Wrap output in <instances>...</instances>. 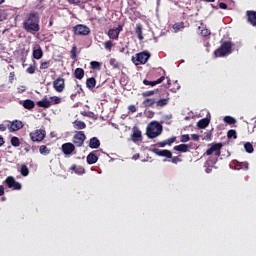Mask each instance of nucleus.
Returning <instances> with one entry per match:
<instances>
[{"label": "nucleus", "instance_id": "nucleus-32", "mask_svg": "<svg viewBox=\"0 0 256 256\" xmlns=\"http://www.w3.org/2000/svg\"><path fill=\"white\" fill-rule=\"evenodd\" d=\"M70 57L73 59V61H77V45H73L72 49L70 51Z\"/></svg>", "mask_w": 256, "mask_h": 256}, {"label": "nucleus", "instance_id": "nucleus-62", "mask_svg": "<svg viewBox=\"0 0 256 256\" xmlns=\"http://www.w3.org/2000/svg\"><path fill=\"white\" fill-rule=\"evenodd\" d=\"M71 170H72V171H75L76 173H80L79 171H77V165H75V164H73V165L71 166Z\"/></svg>", "mask_w": 256, "mask_h": 256}, {"label": "nucleus", "instance_id": "nucleus-23", "mask_svg": "<svg viewBox=\"0 0 256 256\" xmlns=\"http://www.w3.org/2000/svg\"><path fill=\"white\" fill-rule=\"evenodd\" d=\"M22 105L24 109H28V111H31V109H35V102L31 99L24 100Z\"/></svg>", "mask_w": 256, "mask_h": 256}, {"label": "nucleus", "instance_id": "nucleus-41", "mask_svg": "<svg viewBox=\"0 0 256 256\" xmlns=\"http://www.w3.org/2000/svg\"><path fill=\"white\" fill-rule=\"evenodd\" d=\"M10 142L13 147H19V145H21V141L17 136L12 137Z\"/></svg>", "mask_w": 256, "mask_h": 256}, {"label": "nucleus", "instance_id": "nucleus-57", "mask_svg": "<svg viewBox=\"0 0 256 256\" xmlns=\"http://www.w3.org/2000/svg\"><path fill=\"white\" fill-rule=\"evenodd\" d=\"M219 7H220V9H227L228 6L225 2H220Z\"/></svg>", "mask_w": 256, "mask_h": 256}, {"label": "nucleus", "instance_id": "nucleus-58", "mask_svg": "<svg viewBox=\"0 0 256 256\" xmlns=\"http://www.w3.org/2000/svg\"><path fill=\"white\" fill-rule=\"evenodd\" d=\"M191 139H192L193 141H199V135H198V134H192V135H191Z\"/></svg>", "mask_w": 256, "mask_h": 256}, {"label": "nucleus", "instance_id": "nucleus-44", "mask_svg": "<svg viewBox=\"0 0 256 256\" xmlns=\"http://www.w3.org/2000/svg\"><path fill=\"white\" fill-rule=\"evenodd\" d=\"M50 103L51 105H59V103H61V98H59V96H52L50 97Z\"/></svg>", "mask_w": 256, "mask_h": 256}, {"label": "nucleus", "instance_id": "nucleus-10", "mask_svg": "<svg viewBox=\"0 0 256 256\" xmlns=\"http://www.w3.org/2000/svg\"><path fill=\"white\" fill-rule=\"evenodd\" d=\"M5 183L9 189H14V191H21V183L17 182L13 176H8Z\"/></svg>", "mask_w": 256, "mask_h": 256}, {"label": "nucleus", "instance_id": "nucleus-59", "mask_svg": "<svg viewBox=\"0 0 256 256\" xmlns=\"http://www.w3.org/2000/svg\"><path fill=\"white\" fill-rule=\"evenodd\" d=\"M159 147H165L167 144V140L166 141H162V142H158Z\"/></svg>", "mask_w": 256, "mask_h": 256}, {"label": "nucleus", "instance_id": "nucleus-3", "mask_svg": "<svg viewBox=\"0 0 256 256\" xmlns=\"http://www.w3.org/2000/svg\"><path fill=\"white\" fill-rule=\"evenodd\" d=\"M163 133V126L158 122H151L146 130V135L149 139H155V137H159Z\"/></svg>", "mask_w": 256, "mask_h": 256}, {"label": "nucleus", "instance_id": "nucleus-56", "mask_svg": "<svg viewBox=\"0 0 256 256\" xmlns=\"http://www.w3.org/2000/svg\"><path fill=\"white\" fill-rule=\"evenodd\" d=\"M5 195V187L3 185H0V197H3Z\"/></svg>", "mask_w": 256, "mask_h": 256}, {"label": "nucleus", "instance_id": "nucleus-9", "mask_svg": "<svg viewBox=\"0 0 256 256\" xmlns=\"http://www.w3.org/2000/svg\"><path fill=\"white\" fill-rule=\"evenodd\" d=\"M221 149H223L222 143H214L211 145V147L206 151L205 155H214L216 157H221Z\"/></svg>", "mask_w": 256, "mask_h": 256}, {"label": "nucleus", "instance_id": "nucleus-34", "mask_svg": "<svg viewBox=\"0 0 256 256\" xmlns=\"http://www.w3.org/2000/svg\"><path fill=\"white\" fill-rule=\"evenodd\" d=\"M168 103H169V98H162L156 101L157 107H165V105H168Z\"/></svg>", "mask_w": 256, "mask_h": 256}, {"label": "nucleus", "instance_id": "nucleus-64", "mask_svg": "<svg viewBox=\"0 0 256 256\" xmlns=\"http://www.w3.org/2000/svg\"><path fill=\"white\" fill-rule=\"evenodd\" d=\"M120 52L125 53V48H121Z\"/></svg>", "mask_w": 256, "mask_h": 256}, {"label": "nucleus", "instance_id": "nucleus-28", "mask_svg": "<svg viewBox=\"0 0 256 256\" xmlns=\"http://www.w3.org/2000/svg\"><path fill=\"white\" fill-rule=\"evenodd\" d=\"M73 127H74V129H78V130L86 129L87 128V124H85V122H83L81 120H75L73 122Z\"/></svg>", "mask_w": 256, "mask_h": 256}, {"label": "nucleus", "instance_id": "nucleus-12", "mask_svg": "<svg viewBox=\"0 0 256 256\" xmlns=\"http://www.w3.org/2000/svg\"><path fill=\"white\" fill-rule=\"evenodd\" d=\"M53 88L57 93H63L65 91V78L58 77L53 81Z\"/></svg>", "mask_w": 256, "mask_h": 256}, {"label": "nucleus", "instance_id": "nucleus-50", "mask_svg": "<svg viewBox=\"0 0 256 256\" xmlns=\"http://www.w3.org/2000/svg\"><path fill=\"white\" fill-rule=\"evenodd\" d=\"M110 65H112V67L114 69H119V64L117 63V60H115V59L110 60Z\"/></svg>", "mask_w": 256, "mask_h": 256}, {"label": "nucleus", "instance_id": "nucleus-52", "mask_svg": "<svg viewBox=\"0 0 256 256\" xmlns=\"http://www.w3.org/2000/svg\"><path fill=\"white\" fill-rule=\"evenodd\" d=\"M128 111L130 113H137V107L135 105L128 106Z\"/></svg>", "mask_w": 256, "mask_h": 256}, {"label": "nucleus", "instance_id": "nucleus-1", "mask_svg": "<svg viewBox=\"0 0 256 256\" xmlns=\"http://www.w3.org/2000/svg\"><path fill=\"white\" fill-rule=\"evenodd\" d=\"M40 21L41 17L39 16V12L32 11L26 15L22 23L23 29L26 33L35 35V33H39V31H41V26L39 25Z\"/></svg>", "mask_w": 256, "mask_h": 256}, {"label": "nucleus", "instance_id": "nucleus-46", "mask_svg": "<svg viewBox=\"0 0 256 256\" xmlns=\"http://www.w3.org/2000/svg\"><path fill=\"white\" fill-rule=\"evenodd\" d=\"M104 49H106V51H111V49H113V41L108 40L104 43Z\"/></svg>", "mask_w": 256, "mask_h": 256}, {"label": "nucleus", "instance_id": "nucleus-22", "mask_svg": "<svg viewBox=\"0 0 256 256\" xmlns=\"http://www.w3.org/2000/svg\"><path fill=\"white\" fill-rule=\"evenodd\" d=\"M157 103V100L155 98H146L143 100L142 105L146 107V109H149V107H153Z\"/></svg>", "mask_w": 256, "mask_h": 256}, {"label": "nucleus", "instance_id": "nucleus-55", "mask_svg": "<svg viewBox=\"0 0 256 256\" xmlns=\"http://www.w3.org/2000/svg\"><path fill=\"white\" fill-rule=\"evenodd\" d=\"M14 80H15V72H10V74H9V82L13 83Z\"/></svg>", "mask_w": 256, "mask_h": 256}, {"label": "nucleus", "instance_id": "nucleus-19", "mask_svg": "<svg viewBox=\"0 0 256 256\" xmlns=\"http://www.w3.org/2000/svg\"><path fill=\"white\" fill-rule=\"evenodd\" d=\"M88 147H90V149H99V147H101V141H99V138L97 137H92Z\"/></svg>", "mask_w": 256, "mask_h": 256}, {"label": "nucleus", "instance_id": "nucleus-42", "mask_svg": "<svg viewBox=\"0 0 256 256\" xmlns=\"http://www.w3.org/2000/svg\"><path fill=\"white\" fill-rule=\"evenodd\" d=\"M185 28V23L183 22H177L173 25V29L174 31H181V29H184Z\"/></svg>", "mask_w": 256, "mask_h": 256}, {"label": "nucleus", "instance_id": "nucleus-51", "mask_svg": "<svg viewBox=\"0 0 256 256\" xmlns=\"http://www.w3.org/2000/svg\"><path fill=\"white\" fill-rule=\"evenodd\" d=\"M70 5H81V0H67Z\"/></svg>", "mask_w": 256, "mask_h": 256}, {"label": "nucleus", "instance_id": "nucleus-15", "mask_svg": "<svg viewBox=\"0 0 256 256\" xmlns=\"http://www.w3.org/2000/svg\"><path fill=\"white\" fill-rule=\"evenodd\" d=\"M246 18H247V23L252 25V27H256V12L253 10H248L246 12Z\"/></svg>", "mask_w": 256, "mask_h": 256}, {"label": "nucleus", "instance_id": "nucleus-25", "mask_svg": "<svg viewBox=\"0 0 256 256\" xmlns=\"http://www.w3.org/2000/svg\"><path fill=\"white\" fill-rule=\"evenodd\" d=\"M74 77L81 81L85 77V70L83 68H76L74 71Z\"/></svg>", "mask_w": 256, "mask_h": 256}, {"label": "nucleus", "instance_id": "nucleus-39", "mask_svg": "<svg viewBox=\"0 0 256 256\" xmlns=\"http://www.w3.org/2000/svg\"><path fill=\"white\" fill-rule=\"evenodd\" d=\"M90 67L93 70L101 71V63L97 61L90 62Z\"/></svg>", "mask_w": 256, "mask_h": 256}, {"label": "nucleus", "instance_id": "nucleus-54", "mask_svg": "<svg viewBox=\"0 0 256 256\" xmlns=\"http://www.w3.org/2000/svg\"><path fill=\"white\" fill-rule=\"evenodd\" d=\"M175 141H177V137H171L166 140V143L168 145H172V143H175Z\"/></svg>", "mask_w": 256, "mask_h": 256}, {"label": "nucleus", "instance_id": "nucleus-63", "mask_svg": "<svg viewBox=\"0 0 256 256\" xmlns=\"http://www.w3.org/2000/svg\"><path fill=\"white\" fill-rule=\"evenodd\" d=\"M206 3H215V0H204Z\"/></svg>", "mask_w": 256, "mask_h": 256}, {"label": "nucleus", "instance_id": "nucleus-33", "mask_svg": "<svg viewBox=\"0 0 256 256\" xmlns=\"http://www.w3.org/2000/svg\"><path fill=\"white\" fill-rule=\"evenodd\" d=\"M156 93H159V89L148 90L142 93V97H153Z\"/></svg>", "mask_w": 256, "mask_h": 256}, {"label": "nucleus", "instance_id": "nucleus-29", "mask_svg": "<svg viewBox=\"0 0 256 256\" xmlns=\"http://www.w3.org/2000/svg\"><path fill=\"white\" fill-rule=\"evenodd\" d=\"M32 55L34 59H41L43 57V49H41V46H38V49H34Z\"/></svg>", "mask_w": 256, "mask_h": 256}, {"label": "nucleus", "instance_id": "nucleus-31", "mask_svg": "<svg viewBox=\"0 0 256 256\" xmlns=\"http://www.w3.org/2000/svg\"><path fill=\"white\" fill-rule=\"evenodd\" d=\"M235 167H236V169H244L245 171H247V169H249V163L248 162H237Z\"/></svg>", "mask_w": 256, "mask_h": 256}, {"label": "nucleus", "instance_id": "nucleus-47", "mask_svg": "<svg viewBox=\"0 0 256 256\" xmlns=\"http://www.w3.org/2000/svg\"><path fill=\"white\" fill-rule=\"evenodd\" d=\"M200 35L202 37H209V35H211V30L204 28L201 30Z\"/></svg>", "mask_w": 256, "mask_h": 256}, {"label": "nucleus", "instance_id": "nucleus-43", "mask_svg": "<svg viewBox=\"0 0 256 256\" xmlns=\"http://www.w3.org/2000/svg\"><path fill=\"white\" fill-rule=\"evenodd\" d=\"M20 173L23 177H27V175H29V168L27 167V165L23 164L21 166Z\"/></svg>", "mask_w": 256, "mask_h": 256}, {"label": "nucleus", "instance_id": "nucleus-20", "mask_svg": "<svg viewBox=\"0 0 256 256\" xmlns=\"http://www.w3.org/2000/svg\"><path fill=\"white\" fill-rule=\"evenodd\" d=\"M38 107H42L43 109H49L51 107V101L47 99V96H45L42 100L37 102Z\"/></svg>", "mask_w": 256, "mask_h": 256}, {"label": "nucleus", "instance_id": "nucleus-2", "mask_svg": "<svg viewBox=\"0 0 256 256\" xmlns=\"http://www.w3.org/2000/svg\"><path fill=\"white\" fill-rule=\"evenodd\" d=\"M152 153H154L155 155H158V157H165L166 159H171L169 161L174 165H177V163H181V161H183V159H181V157L179 156L173 157V153L167 149L159 150L158 148H154L152 149Z\"/></svg>", "mask_w": 256, "mask_h": 256}, {"label": "nucleus", "instance_id": "nucleus-4", "mask_svg": "<svg viewBox=\"0 0 256 256\" xmlns=\"http://www.w3.org/2000/svg\"><path fill=\"white\" fill-rule=\"evenodd\" d=\"M232 51L233 44L229 41H225L214 51V55L215 57H225V55H231Z\"/></svg>", "mask_w": 256, "mask_h": 256}, {"label": "nucleus", "instance_id": "nucleus-35", "mask_svg": "<svg viewBox=\"0 0 256 256\" xmlns=\"http://www.w3.org/2000/svg\"><path fill=\"white\" fill-rule=\"evenodd\" d=\"M76 87H79V89L75 93L71 94L70 98L72 101H75L77 95H81V93H83V88H81V85L77 84Z\"/></svg>", "mask_w": 256, "mask_h": 256}, {"label": "nucleus", "instance_id": "nucleus-45", "mask_svg": "<svg viewBox=\"0 0 256 256\" xmlns=\"http://www.w3.org/2000/svg\"><path fill=\"white\" fill-rule=\"evenodd\" d=\"M228 139H237V131L231 129L227 133Z\"/></svg>", "mask_w": 256, "mask_h": 256}, {"label": "nucleus", "instance_id": "nucleus-21", "mask_svg": "<svg viewBox=\"0 0 256 256\" xmlns=\"http://www.w3.org/2000/svg\"><path fill=\"white\" fill-rule=\"evenodd\" d=\"M95 85H97V80L94 77L88 78L86 80V87L90 91H93L95 89Z\"/></svg>", "mask_w": 256, "mask_h": 256}, {"label": "nucleus", "instance_id": "nucleus-27", "mask_svg": "<svg viewBox=\"0 0 256 256\" xmlns=\"http://www.w3.org/2000/svg\"><path fill=\"white\" fill-rule=\"evenodd\" d=\"M135 33H136L139 41H143V25L136 24Z\"/></svg>", "mask_w": 256, "mask_h": 256}, {"label": "nucleus", "instance_id": "nucleus-11", "mask_svg": "<svg viewBox=\"0 0 256 256\" xmlns=\"http://www.w3.org/2000/svg\"><path fill=\"white\" fill-rule=\"evenodd\" d=\"M74 35H89L91 33V29L83 24H78L73 27Z\"/></svg>", "mask_w": 256, "mask_h": 256}, {"label": "nucleus", "instance_id": "nucleus-8", "mask_svg": "<svg viewBox=\"0 0 256 256\" xmlns=\"http://www.w3.org/2000/svg\"><path fill=\"white\" fill-rule=\"evenodd\" d=\"M121 31H123V25H118L116 28L109 29L107 35L112 41H119V35L121 34Z\"/></svg>", "mask_w": 256, "mask_h": 256}, {"label": "nucleus", "instance_id": "nucleus-5", "mask_svg": "<svg viewBox=\"0 0 256 256\" xmlns=\"http://www.w3.org/2000/svg\"><path fill=\"white\" fill-rule=\"evenodd\" d=\"M150 57L151 54H149V52H139L136 56H132V63H134V65H145Z\"/></svg>", "mask_w": 256, "mask_h": 256}, {"label": "nucleus", "instance_id": "nucleus-13", "mask_svg": "<svg viewBox=\"0 0 256 256\" xmlns=\"http://www.w3.org/2000/svg\"><path fill=\"white\" fill-rule=\"evenodd\" d=\"M7 128L10 133H15V131L23 129V122L20 120H14L8 123Z\"/></svg>", "mask_w": 256, "mask_h": 256}, {"label": "nucleus", "instance_id": "nucleus-60", "mask_svg": "<svg viewBox=\"0 0 256 256\" xmlns=\"http://www.w3.org/2000/svg\"><path fill=\"white\" fill-rule=\"evenodd\" d=\"M3 145H5V139L3 136H0V147H3Z\"/></svg>", "mask_w": 256, "mask_h": 256}, {"label": "nucleus", "instance_id": "nucleus-37", "mask_svg": "<svg viewBox=\"0 0 256 256\" xmlns=\"http://www.w3.org/2000/svg\"><path fill=\"white\" fill-rule=\"evenodd\" d=\"M39 153L41 155H49V153H51V150L49 148H47L45 145H41L39 147Z\"/></svg>", "mask_w": 256, "mask_h": 256}, {"label": "nucleus", "instance_id": "nucleus-30", "mask_svg": "<svg viewBox=\"0 0 256 256\" xmlns=\"http://www.w3.org/2000/svg\"><path fill=\"white\" fill-rule=\"evenodd\" d=\"M51 65H53V61H51V60L42 61V62L40 63V69H41V70H43V69H49Z\"/></svg>", "mask_w": 256, "mask_h": 256}, {"label": "nucleus", "instance_id": "nucleus-16", "mask_svg": "<svg viewBox=\"0 0 256 256\" xmlns=\"http://www.w3.org/2000/svg\"><path fill=\"white\" fill-rule=\"evenodd\" d=\"M131 139L134 143H137V141H141V139H143L141 130H139V128L133 127V133L131 135Z\"/></svg>", "mask_w": 256, "mask_h": 256}, {"label": "nucleus", "instance_id": "nucleus-26", "mask_svg": "<svg viewBox=\"0 0 256 256\" xmlns=\"http://www.w3.org/2000/svg\"><path fill=\"white\" fill-rule=\"evenodd\" d=\"M211 120H209V118H204L198 121L197 126L199 129H205L207 127H209V123Z\"/></svg>", "mask_w": 256, "mask_h": 256}, {"label": "nucleus", "instance_id": "nucleus-7", "mask_svg": "<svg viewBox=\"0 0 256 256\" xmlns=\"http://www.w3.org/2000/svg\"><path fill=\"white\" fill-rule=\"evenodd\" d=\"M86 139H87V136L85 135V132L78 131L74 134L72 138L73 145L75 147H83Z\"/></svg>", "mask_w": 256, "mask_h": 256}, {"label": "nucleus", "instance_id": "nucleus-53", "mask_svg": "<svg viewBox=\"0 0 256 256\" xmlns=\"http://www.w3.org/2000/svg\"><path fill=\"white\" fill-rule=\"evenodd\" d=\"M175 87L171 89V91H173V93L179 91V89H181V86L179 85V82H175L174 83Z\"/></svg>", "mask_w": 256, "mask_h": 256}, {"label": "nucleus", "instance_id": "nucleus-61", "mask_svg": "<svg viewBox=\"0 0 256 256\" xmlns=\"http://www.w3.org/2000/svg\"><path fill=\"white\" fill-rule=\"evenodd\" d=\"M0 131H7V126H5L4 124H0Z\"/></svg>", "mask_w": 256, "mask_h": 256}, {"label": "nucleus", "instance_id": "nucleus-24", "mask_svg": "<svg viewBox=\"0 0 256 256\" xmlns=\"http://www.w3.org/2000/svg\"><path fill=\"white\" fill-rule=\"evenodd\" d=\"M174 151H179L180 153H188L189 145H187V144H179L177 146H174Z\"/></svg>", "mask_w": 256, "mask_h": 256}, {"label": "nucleus", "instance_id": "nucleus-49", "mask_svg": "<svg viewBox=\"0 0 256 256\" xmlns=\"http://www.w3.org/2000/svg\"><path fill=\"white\" fill-rule=\"evenodd\" d=\"M37 67L30 65L27 69L26 72L29 73V75H33V73H35Z\"/></svg>", "mask_w": 256, "mask_h": 256}, {"label": "nucleus", "instance_id": "nucleus-38", "mask_svg": "<svg viewBox=\"0 0 256 256\" xmlns=\"http://www.w3.org/2000/svg\"><path fill=\"white\" fill-rule=\"evenodd\" d=\"M224 123H227V125H235V123H237V120H235V118L231 116H225Z\"/></svg>", "mask_w": 256, "mask_h": 256}, {"label": "nucleus", "instance_id": "nucleus-40", "mask_svg": "<svg viewBox=\"0 0 256 256\" xmlns=\"http://www.w3.org/2000/svg\"><path fill=\"white\" fill-rule=\"evenodd\" d=\"M244 149L246 153H253V151H255V149L253 148V144H251V142H246L244 144Z\"/></svg>", "mask_w": 256, "mask_h": 256}, {"label": "nucleus", "instance_id": "nucleus-18", "mask_svg": "<svg viewBox=\"0 0 256 256\" xmlns=\"http://www.w3.org/2000/svg\"><path fill=\"white\" fill-rule=\"evenodd\" d=\"M164 81H165V75L161 76L159 79H157L155 81H149L147 79H144L143 84L144 85H150V87H155V85H159Z\"/></svg>", "mask_w": 256, "mask_h": 256}, {"label": "nucleus", "instance_id": "nucleus-48", "mask_svg": "<svg viewBox=\"0 0 256 256\" xmlns=\"http://www.w3.org/2000/svg\"><path fill=\"white\" fill-rule=\"evenodd\" d=\"M190 140H191V137H189V134H183L180 139L181 143H187V141H190Z\"/></svg>", "mask_w": 256, "mask_h": 256}, {"label": "nucleus", "instance_id": "nucleus-17", "mask_svg": "<svg viewBox=\"0 0 256 256\" xmlns=\"http://www.w3.org/2000/svg\"><path fill=\"white\" fill-rule=\"evenodd\" d=\"M87 163L88 165H95L97 161H99V157L97 156V151H93L87 156Z\"/></svg>", "mask_w": 256, "mask_h": 256}, {"label": "nucleus", "instance_id": "nucleus-6", "mask_svg": "<svg viewBox=\"0 0 256 256\" xmlns=\"http://www.w3.org/2000/svg\"><path fill=\"white\" fill-rule=\"evenodd\" d=\"M45 137H47L45 129H36L33 132H30V139L33 143H41Z\"/></svg>", "mask_w": 256, "mask_h": 256}, {"label": "nucleus", "instance_id": "nucleus-36", "mask_svg": "<svg viewBox=\"0 0 256 256\" xmlns=\"http://www.w3.org/2000/svg\"><path fill=\"white\" fill-rule=\"evenodd\" d=\"M76 87H79V89L75 93L71 94L70 98L72 101H75L77 95H81V93H83V88H81V85L77 84Z\"/></svg>", "mask_w": 256, "mask_h": 256}, {"label": "nucleus", "instance_id": "nucleus-14", "mask_svg": "<svg viewBox=\"0 0 256 256\" xmlns=\"http://www.w3.org/2000/svg\"><path fill=\"white\" fill-rule=\"evenodd\" d=\"M61 150L64 155H72V153L75 151V146L73 143L67 142L62 144Z\"/></svg>", "mask_w": 256, "mask_h": 256}]
</instances>
